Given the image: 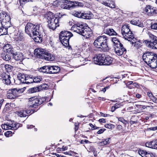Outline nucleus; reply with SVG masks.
I'll return each instance as SVG.
<instances>
[{"mask_svg":"<svg viewBox=\"0 0 157 157\" xmlns=\"http://www.w3.org/2000/svg\"><path fill=\"white\" fill-rule=\"evenodd\" d=\"M25 31L32 37L43 32L44 29L41 23H36L33 24L28 22L25 26Z\"/></svg>","mask_w":157,"mask_h":157,"instance_id":"f257e3e1","label":"nucleus"},{"mask_svg":"<svg viewBox=\"0 0 157 157\" xmlns=\"http://www.w3.org/2000/svg\"><path fill=\"white\" fill-rule=\"evenodd\" d=\"M142 59L151 68L157 67V55L154 53L147 52L143 55Z\"/></svg>","mask_w":157,"mask_h":157,"instance_id":"f03ea898","label":"nucleus"},{"mask_svg":"<svg viewBox=\"0 0 157 157\" xmlns=\"http://www.w3.org/2000/svg\"><path fill=\"white\" fill-rule=\"evenodd\" d=\"M94 61L95 64L100 65L109 66L113 62V58L108 55L99 54L95 56Z\"/></svg>","mask_w":157,"mask_h":157,"instance_id":"7ed1b4c3","label":"nucleus"},{"mask_svg":"<svg viewBox=\"0 0 157 157\" xmlns=\"http://www.w3.org/2000/svg\"><path fill=\"white\" fill-rule=\"evenodd\" d=\"M107 37L105 36L98 37L94 42L95 47L98 48V50L101 52H106L109 48L107 43Z\"/></svg>","mask_w":157,"mask_h":157,"instance_id":"20e7f679","label":"nucleus"},{"mask_svg":"<svg viewBox=\"0 0 157 157\" xmlns=\"http://www.w3.org/2000/svg\"><path fill=\"white\" fill-rule=\"evenodd\" d=\"M47 15L49 28L50 30H54L57 27L59 26V18L55 17L53 13L50 12H48Z\"/></svg>","mask_w":157,"mask_h":157,"instance_id":"39448f33","label":"nucleus"},{"mask_svg":"<svg viewBox=\"0 0 157 157\" xmlns=\"http://www.w3.org/2000/svg\"><path fill=\"white\" fill-rule=\"evenodd\" d=\"M74 31L81 35L86 39L89 38L92 32L89 28H84L82 25L76 24L73 27Z\"/></svg>","mask_w":157,"mask_h":157,"instance_id":"423d86ee","label":"nucleus"},{"mask_svg":"<svg viewBox=\"0 0 157 157\" xmlns=\"http://www.w3.org/2000/svg\"><path fill=\"white\" fill-rule=\"evenodd\" d=\"M34 54L38 58L44 59L48 61H52L54 58L50 53L42 48H38L34 50Z\"/></svg>","mask_w":157,"mask_h":157,"instance_id":"0eeeda50","label":"nucleus"},{"mask_svg":"<svg viewBox=\"0 0 157 157\" xmlns=\"http://www.w3.org/2000/svg\"><path fill=\"white\" fill-rule=\"evenodd\" d=\"M148 35L150 40H146L143 43L149 48L157 49V37L150 33H148Z\"/></svg>","mask_w":157,"mask_h":157,"instance_id":"6e6552de","label":"nucleus"},{"mask_svg":"<svg viewBox=\"0 0 157 157\" xmlns=\"http://www.w3.org/2000/svg\"><path fill=\"white\" fill-rule=\"evenodd\" d=\"M73 36L72 33L67 31H62L59 35V39L62 44L67 47L69 44V40Z\"/></svg>","mask_w":157,"mask_h":157,"instance_id":"1a4fd4ad","label":"nucleus"},{"mask_svg":"<svg viewBox=\"0 0 157 157\" xmlns=\"http://www.w3.org/2000/svg\"><path fill=\"white\" fill-rule=\"evenodd\" d=\"M64 4L61 5L62 8L66 9H70L71 8H75L78 6L82 7L83 6L82 3L78 1H72L65 0L63 2Z\"/></svg>","mask_w":157,"mask_h":157,"instance_id":"9d476101","label":"nucleus"},{"mask_svg":"<svg viewBox=\"0 0 157 157\" xmlns=\"http://www.w3.org/2000/svg\"><path fill=\"white\" fill-rule=\"evenodd\" d=\"M10 16L7 13L2 12L0 13V21L2 25H10Z\"/></svg>","mask_w":157,"mask_h":157,"instance_id":"9b49d317","label":"nucleus"},{"mask_svg":"<svg viewBox=\"0 0 157 157\" xmlns=\"http://www.w3.org/2000/svg\"><path fill=\"white\" fill-rule=\"evenodd\" d=\"M43 101L41 98L34 97L30 98L29 101L28 106L30 107L36 108L37 106L41 105Z\"/></svg>","mask_w":157,"mask_h":157,"instance_id":"f8f14e48","label":"nucleus"},{"mask_svg":"<svg viewBox=\"0 0 157 157\" xmlns=\"http://www.w3.org/2000/svg\"><path fill=\"white\" fill-rule=\"evenodd\" d=\"M21 124L19 123H14L11 124L6 123L2 125V129L4 130L11 129L16 130L20 127Z\"/></svg>","mask_w":157,"mask_h":157,"instance_id":"ddd939ff","label":"nucleus"},{"mask_svg":"<svg viewBox=\"0 0 157 157\" xmlns=\"http://www.w3.org/2000/svg\"><path fill=\"white\" fill-rule=\"evenodd\" d=\"M19 90L17 88L12 89L9 90L8 91L7 94V97L8 98L11 99H14L18 97Z\"/></svg>","mask_w":157,"mask_h":157,"instance_id":"4468645a","label":"nucleus"},{"mask_svg":"<svg viewBox=\"0 0 157 157\" xmlns=\"http://www.w3.org/2000/svg\"><path fill=\"white\" fill-rule=\"evenodd\" d=\"M114 48L116 53L118 56H121L124 52H126V49L124 47L123 45L122 44L118 46L114 47Z\"/></svg>","mask_w":157,"mask_h":157,"instance_id":"2eb2a0df","label":"nucleus"},{"mask_svg":"<svg viewBox=\"0 0 157 157\" xmlns=\"http://www.w3.org/2000/svg\"><path fill=\"white\" fill-rule=\"evenodd\" d=\"M144 10L148 15L151 16L156 14V10L153 7L150 5L147 6L145 8Z\"/></svg>","mask_w":157,"mask_h":157,"instance_id":"dca6fc26","label":"nucleus"},{"mask_svg":"<svg viewBox=\"0 0 157 157\" xmlns=\"http://www.w3.org/2000/svg\"><path fill=\"white\" fill-rule=\"evenodd\" d=\"M0 79L3 81V82L8 85L11 83L10 77L9 75L6 74H3L0 76Z\"/></svg>","mask_w":157,"mask_h":157,"instance_id":"f3484780","label":"nucleus"},{"mask_svg":"<svg viewBox=\"0 0 157 157\" xmlns=\"http://www.w3.org/2000/svg\"><path fill=\"white\" fill-rule=\"evenodd\" d=\"M3 51L4 52L10 54H13V51L12 46L10 44H7L4 45L3 48Z\"/></svg>","mask_w":157,"mask_h":157,"instance_id":"a211bd4d","label":"nucleus"},{"mask_svg":"<svg viewBox=\"0 0 157 157\" xmlns=\"http://www.w3.org/2000/svg\"><path fill=\"white\" fill-rule=\"evenodd\" d=\"M124 38L129 41L131 42V41L133 40V41L136 40V39L134 38L133 34L132 31H130L129 33H128L123 35Z\"/></svg>","mask_w":157,"mask_h":157,"instance_id":"6ab92c4d","label":"nucleus"},{"mask_svg":"<svg viewBox=\"0 0 157 157\" xmlns=\"http://www.w3.org/2000/svg\"><path fill=\"white\" fill-rule=\"evenodd\" d=\"M146 147L152 149H157V141L153 140L150 142H147L145 143Z\"/></svg>","mask_w":157,"mask_h":157,"instance_id":"aec40b11","label":"nucleus"},{"mask_svg":"<svg viewBox=\"0 0 157 157\" xmlns=\"http://www.w3.org/2000/svg\"><path fill=\"white\" fill-rule=\"evenodd\" d=\"M50 74H56L59 73L60 70V68L58 66L49 65Z\"/></svg>","mask_w":157,"mask_h":157,"instance_id":"412c9836","label":"nucleus"},{"mask_svg":"<svg viewBox=\"0 0 157 157\" xmlns=\"http://www.w3.org/2000/svg\"><path fill=\"white\" fill-rule=\"evenodd\" d=\"M139 153L142 157H154V155L153 154L148 152L145 151L143 150L139 151Z\"/></svg>","mask_w":157,"mask_h":157,"instance_id":"4be33fe9","label":"nucleus"},{"mask_svg":"<svg viewBox=\"0 0 157 157\" xmlns=\"http://www.w3.org/2000/svg\"><path fill=\"white\" fill-rule=\"evenodd\" d=\"M10 25H2V26L0 28V36L7 34V29Z\"/></svg>","mask_w":157,"mask_h":157,"instance_id":"5701e85b","label":"nucleus"},{"mask_svg":"<svg viewBox=\"0 0 157 157\" xmlns=\"http://www.w3.org/2000/svg\"><path fill=\"white\" fill-rule=\"evenodd\" d=\"M13 58L16 60L22 61L23 59V56L22 53L18 52L13 54Z\"/></svg>","mask_w":157,"mask_h":157,"instance_id":"b1692460","label":"nucleus"},{"mask_svg":"<svg viewBox=\"0 0 157 157\" xmlns=\"http://www.w3.org/2000/svg\"><path fill=\"white\" fill-rule=\"evenodd\" d=\"M27 77V76L21 73L18 74V79L22 83H25V82H26Z\"/></svg>","mask_w":157,"mask_h":157,"instance_id":"393cba45","label":"nucleus"},{"mask_svg":"<svg viewBox=\"0 0 157 157\" xmlns=\"http://www.w3.org/2000/svg\"><path fill=\"white\" fill-rule=\"evenodd\" d=\"M45 34L44 32L41 33H39L37 35H35L36 36L34 37L33 39L34 41L37 43H41L42 41V38L41 36H42L43 34Z\"/></svg>","mask_w":157,"mask_h":157,"instance_id":"a878e982","label":"nucleus"},{"mask_svg":"<svg viewBox=\"0 0 157 157\" xmlns=\"http://www.w3.org/2000/svg\"><path fill=\"white\" fill-rule=\"evenodd\" d=\"M129 26L128 25H125L123 26L121 28V33L123 35H125L127 33H129L131 31L129 28Z\"/></svg>","mask_w":157,"mask_h":157,"instance_id":"bb28decb","label":"nucleus"},{"mask_svg":"<svg viewBox=\"0 0 157 157\" xmlns=\"http://www.w3.org/2000/svg\"><path fill=\"white\" fill-rule=\"evenodd\" d=\"M50 70L49 65L43 66L40 67L39 69V71L40 72L47 74H50Z\"/></svg>","mask_w":157,"mask_h":157,"instance_id":"cd10ccee","label":"nucleus"},{"mask_svg":"<svg viewBox=\"0 0 157 157\" xmlns=\"http://www.w3.org/2000/svg\"><path fill=\"white\" fill-rule=\"evenodd\" d=\"M104 33L106 34L109 35H117V33L112 29H108L104 30Z\"/></svg>","mask_w":157,"mask_h":157,"instance_id":"c85d7f7f","label":"nucleus"},{"mask_svg":"<svg viewBox=\"0 0 157 157\" xmlns=\"http://www.w3.org/2000/svg\"><path fill=\"white\" fill-rule=\"evenodd\" d=\"M130 23L132 25L138 26L139 27L142 28L144 27V25L143 23H141L139 20L132 19Z\"/></svg>","mask_w":157,"mask_h":157,"instance_id":"c756f323","label":"nucleus"},{"mask_svg":"<svg viewBox=\"0 0 157 157\" xmlns=\"http://www.w3.org/2000/svg\"><path fill=\"white\" fill-rule=\"evenodd\" d=\"M11 55L6 53L5 52L4 53H2L1 54V57L4 60L8 61L10 60L11 58Z\"/></svg>","mask_w":157,"mask_h":157,"instance_id":"7c9ffc66","label":"nucleus"},{"mask_svg":"<svg viewBox=\"0 0 157 157\" xmlns=\"http://www.w3.org/2000/svg\"><path fill=\"white\" fill-rule=\"evenodd\" d=\"M92 16V14L90 12H89L88 13H82V18L85 19H90Z\"/></svg>","mask_w":157,"mask_h":157,"instance_id":"2f4dec72","label":"nucleus"},{"mask_svg":"<svg viewBox=\"0 0 157 157\" xmlns=\"http://www.w3.org/2000/svg\"><path fill=\"white\" fill-rule=\"evenodd\" d=\"M131 42L132 45L135 47L137 48H138L141 46V43L140 40L137 41V39L136 40L131 41Z\"/></svg>","mask_w":157,"mask_h":157,"instance_id":"473e14b6","label":"nucleus"},{"mask_svg":"<svg viewBox=\"0 0 157 157\" xmlns=\"http://www.w3.org/2000/svg\"><path fill=\"white\" fill-rule=\"evenodd\" d=\"M110 139V138H108L106 139L103 140L102 141L98 143L99 145L101 146H102L109 144L110 143L109 140Z\"/></svg>","mask_w":157,"mask_h":157,"instance_id":"72a5a7b5","label":"nucleus"},{"mask_svg":"<svg viewBox=\"0 0 157 157\" xmlns=\"http://www.w3.org/2000/svg\"><path fill=\"white\" fill-rule=\"evenodd\" d=\"M111 41L113 43L114 47L118 46L121 44L120 41L116 37H113L111 39Z\"/></svg>","mask_w":157,"mask_h":157,"instance_id":"f704fd0d","label":"nucleus"},{"mask_svg":"<svg viewBox=\"0 0 157 157\" xmlns=\"http://www.w3.org/2000/svg\"><path fill=\"white\" fill-rule=\"evenodd\" d=\"M16 114L21 117H25L27 116V113L25 110L17 111Z\"/></svg>","mask_w":157,"mask_h":157,"instance_id":"c9c22d12","label":"nucleus"},{"mask_svg":"<svg viewBox=\"0 0 157 157\" xmlns=\"http://www.w3.org/2000/svg\"><path fill=\"white\" fill-rule=\"evenodd\" d=\"M48 87V86L47 84L43 83L38 86V89H39V91H40L42 90L47 89Z\"/></svg>","mask_w":157,"mask_h":157,"instance_id":"e433bc0d","label":"nucleus"},{"mask_svg":"<svg viewBox=\"0 0 157 157\" xmlns=\"http://www.w3.org/2000/svg\"><path fill=\"white\" fill-rule=\"evenodd\" d=\"M38 91H39L38 89V86L31 88L28 90V93H33Z\"/></svg>","mask_w":157,"mask_h":157,"instance_id":"4c0bfd02","label":"nucleus"},{"mask_svg":"<svg viewBox=\"0 0 157 157\" xmlns=\"http://www.w3.org/2000/svg\"><path fill=\"white\" fill-rule=\"evenodd\" d=\"M25 82L26 84L32 83L33 82V77L31 76H27V79Z\"/></svg>","mask_w":157,"mask_h":157,"instance_id":"58836bf2","label":"nucleus"},{"mask_svg":"<svg viewBox=\"0 0 157 157\" xmlns=\"http://www.w3.org/2000/svg\"><path fill=\"white\" fill-rule=\"evenodd\" d=\"M72 14L75 17L79 18H82V13L81 12L74 11L72 12Z\"/></svg>","mask_w":157,"mask_h":157,"instance_id":"ea45409f","label":"nucleus"},{"mask_svg":"<svg viewBox=\"0 0 157 157\" xmlns=\"http://www.w3.org/2000/svg\"><path fill=\"white\" fill-rule=\"evenodd\" d=\"M42 80V78L41 76H37L36 77H33V82H38Z\"/></svg>","mask_w":157,"mask_h":157,"instance_id":"a19ab883","label":"nucleus"},{"mask_svg":"<svg viewBox=\"0 0 157 157\" xmlns=\"http://www.w3.org/2000/svg\"><path fill=\"white\" fill-rule=\"evenodd\" d=\"M89 150H88L89 152H92L93 153L94 156H96L97 155V151L96 149L94 147L92 146L90 147L88 149Z\"/></svg>","mask_w":157,"mask_h":157,"instance_id":"79ce46f5","label":"nucleus"},{"mask_svg":"<svg viewBox=\"0 0 157 157\" xmlns=\"http://www.w3.org/2000/svg\"><path fill=\"white\" fill-rule=\"evenodd\" d=\"M7 33H8L9 34H11L14 33L15 31V29L13 27H8L7 29Z\"/></svg>","mask_w":157,"mask_h":157,"instance_id":"37998d69","label":"nucleus"},{"mask_svg":"<svg viewBox=\"0 0 157 157\" xmlns=\"http://www.w3.org/2000/svg\"><path fill=\"white\" fill-rule=\"evenodd\" d=\"M4 67L6 71L7 72L10 71L13 68V67L12 66L9 64L5 65Z\"/></svg>","mask_w":157,"mask_h":157,"instance_id":"c03bdc74","label":"nucleus"},{"mask_svg":"<svg viewBox=\"0 0 157 157\" xmlns=\"http://www.w3.org/2000/svg\"><path fill=\"white\" fill-rule=\"evenodd\" d=\"M136 118V117L134 116H132L130 121V123L131 124H132L138 122V119H136L135 121H134V118Z\"/></svg>","mask_w":157,"mask_h":157,"instance_id":"a18cd8bd","label":"nucleus"},{"mask_svg":"<svg viewBox=\"0 0 157 157\" xmlns=\"http://www.w3.org/2000/svg\"><path fill=\"white\" fill-rule=\"evenodd\" d=\"M10 104L7 103L5 105V107L4 109V111H6L9 110L10 107Z\"/></svg>","mask_w":157,"mask_h":157,"instance_id":"49530a36","label":"nucleus"},{"mask_svg":"<svg viewBox=\"0 0 157 157\" xmlns=\"http://www.w3.org/2000/svg\"><path fill=\"white\" fill-rule=\"evenodd\" d=\"M32 0H19V2L21 6L23 5L25 3L29 2H31Z\"/></svg>","mask_w":157,"mask_h":157,"instance_id":"de8ad7c7","label":"nucleus"},{"mask_svg":"<svg viewBox=\"0 0 157 157\" xmlns=\"http://www.w3.org/2000/svg\"><path fill=\"white\" fill-rule=\"evenodd\" d=\"M118 120L119 121L122 122L125 125L127 123V121L125 120L123 118L119 117L118 118Z\"/></svg>","mask_w":157,"mask_h":157,"instance_id":"09e8293b","label":"nucleus"},{"mask_svg":"<svg viewBox=\"0 0 157 157\" xmlns=\"http://www.w3.org/2000/svg\"><path fill=\"white\" fill-rule=\"evenodd\" d=\"M105 128L110 129H112L114 127L113 125L111 124H105Z\"/></svg>","mask_w":157,"mask_h":157,"instance_id":"8fccbe9b","label":"nucleus"},{"mask_svg":"<svg viewBox=\"0 0 157 157\" xmlns=\"http://www.w3.org/2000/svg\"><path fill=\"white\" fill-rule=\"evenodd\" d=\"M108 7H109L112 8H115V3L113 2H111L110 3H109Z\"/></svg>","mask_w":157,"mask_h":157,"instance_id":"3c124183","label":"nucleus"},{"mask_svg":"<svg viewBox=\"0 0 157 157\" xmlns=\"http://www.w3.org/2000/svg\"><path fill=\"white\" fill-rule=\"evenodd\" d=\"M151 28L152 29H157V23H155L151 26Z\"/></svg>","mask_w":157,"mask_h":157,"instance_id":"603ef678","label":"nucleus"},{"mask_svg":"<svg viewBox=\"0 0 157 157\" xmlns=\"http://www.w3.org/2000/svg\"><path fill=\"white\" fill-rule=\"evenodd\" d=\"M147 129L149 131H155L157 130V126L149 128H148Z\"/></svg>","mask_w":157,"mask_h":157,"instance_id":"864d4df0","label":"nucleus"},{"mask_svg":"<svg viewBox=\"0 0 157 157\" xmlns=\"http://www.w3.org/2000/svg\"><path fill=\"white\" fill-rule=\"evenodd\" d=\"M151 99L152 100L153 102L157 103V99L154 96H153Z\"/></svg>","mask_w":157,"mask_h":157,"instance_id":"5fc2aeb1","label":"nucleus"},{"mask_svg":"<svg viewBox=\"0 0 157 157\" xmlns=\"http://www.w3.org/2000/svg\"><path fill=\"white\" fill-rule=\"evenodd\" d=\"M105 130V128H102L100 129L99 130H98L97 132V134H101L103 133V132Z\"/></svg>","mask_w":157,"mask_h":157,"instance_id":"6e6d98bb","label":"nucleus"},{"mask_svg":"<svg viewBox=\"0 0 157 157\" xmlns=\"http://www.w3.org/2000/svg\"><path fill=\"white\" fill-rule=\"evenodd\" d=\"M11 132L10 131H8L5 133V135L7 137H9L11 134Z\"/></svg>","mask_w":157,"mask_h":157,"instance_id":"4d7b16f0","label":"nucleus"},{"mask_svg":"<svg viewBox=\"0 0 157 157\" xmlns=\"http://www.w3.org/2000/svg\"><path fill=\"white\" fill-rule=\"evenodd\" d=\"M137 85V84L136 82H134L133 83L132 85H131V86H128V87L129 88L131 89L132 88H133L135 87Z\"/></svg>","mask_w":157,"mask_h":157,"instance_id":"13d9d810","label":"nucleus"},{"mask_svg":"<svg viewBox=\"0 0 157 157\" xmlns=\"http://www.w3.org/2000/svg\"><path fill=\"white\" fill-rule=\"evenodd\" d=\"M24 38L22 36H19L17 37V41H22L23 40Z\"/></svg>","mask_w":157,"mask_h":157,"instance_id":"bf43d9fd","label":"nucleus"},{"mask_svg":"<svg viewBox=\"0 0 157 157\" xmlns=\"http://www.w3.org/2000/svg\"><path fill=\"white\" fill-rule=\"evenodd\" d=\"M147 95L151 99L153 96L152 94L150 92H148L147 93Z\"/></svg>","mask_w":157,"mask_h":157,"instance_id":"052dcab7","label":"nucleus"},{"mask_svg":"<svg viewBox=\"0 0 157 157\" xmlns=\"http://www.w3.org/2000/svg\"><path fill=\"white\" fill-rule=\"evenodd\" d=\"M101 3L102 4L105 5V6H108L109 5V3L107 2H106V1H102L101 2Z\"/></svg>","mask_w":157,"mask_h":157,"instance_id":"680f3d73","label":"nucleus"},{"mask_svg":"<svg viewBox=\"0 0 157 157\" xmlns=\"http://www.w3.org/2000/svg\"><path fill=\"white\" fill-rule=\"evenodd\" d=\"M121 106V105H120L118 103H116L115 105L114 106L115 107V108L117 109V108L120 107Z\"/></svg>","mask_w":157,"mask_h":157,"instance_id":"e2e57ef3","label":"nucleus"},{"mask_svg":"<svg viewBox=\"0 0 157 157\" xmlns=\"http://www.w3.org/2000/svg\"><path fill=\"white\" fill-rule=\"evenodd\" d=\"M78 125H79L78 124H75V132L77 131L78 130V128H79Z\"/></svg>","mask_w":157,"mask_h":157,"instance_id":"0e129e2a","label":"nucleus"},{"mask_svg":"<svg viewBox=\"0 0 157 157\" xmlns=\"http://www.w3.org/2000/svg\"><path fill=\"white\" fill-rule=\"evenodd\" d=\"M78 60H79L80 61H83L84 60V59L83 58L82 56H79L78 57V58L77 59Z\"/></svg>","mask_w":157,"mask_h":157,"instance_id":"69168bd1","label":"nucleus"},{"mask_svg":"<svg viewBox=\"0 0 157 157\" xmlns=\"http://www.w3.org/2000/svg\"><path fill=\"white\" fill-rule=\"evenodd\" d=\"M67 147H66L63 146L62 148H60V151H64L67 150Z\"/></svg>","mask_w":157,"mask_h":157,"instance_id":"338daca9","label":"nucleus"},{"mask_svg":"<svg viewBox=\"0 0 157 157\" xmlns=\"http://www.w3.org/2000/svg\"><path fill=\"white\" fill-rule=\"evenodd\" d=\"M55 155L57 157H66V156L63 155H59V154L55 153Z\"/></svg>","mask_w":157,"mask_h":157,"instance_id":"774afa93","label":"nucleus"}]
</instances>
